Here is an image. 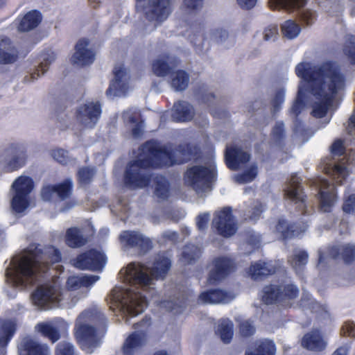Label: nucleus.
<instances>
[{
	"mask_svg": "<svg viewBox=\"0 0 355 355\" xmlns=\"http://www.w3.org/2000/svg\"><path fill=\"white\" fill-rule=\"evenodd\" d=\"M142 151L144 157L130 161L125 167L123 182L128 188L148 187L152 182L153 174L146 170L168 168L186 164L197 157L200 148L189 142L171 148L157 140L150 139L142 144Z\"/></svg>",
	"mask_w": 355,
	"mask_h": 355,
	"instance_id": "obj_1",
	"label": "nucleus"
},
{
	"mask_svg": "<svg viewBox=\"0 0 355 355\" xmlns=\"http://www.w3.org/2000/svg\"><path fill=\"white\" fill-rule=\"evenodd\" d=\"M295 74L309 84L311 94L319 102L313 106L312 115L316 118L326 116L338 92L345 87V78L338 65L326 61L320 66L311 67L309 62H300Z\"/></svg>",
	"mask_w": 355,
	"mask_h": 355,
	"instance_id": "obj_2",
	"label": "nucleus"
},
{
	"mask_svg": "<svg viewBox=\"0 0 355 355\" xmlns=\"http://www.w3.org/2000/svg\"><path fill=\"white\" fill-rule=\"evenodd\" d=\"M61 260V252L54 246H50L45 252L38 246L28 249L17 266L15 284L26 287L28 282L45 279L49 276L51 266Z\"/></svg>",
	"mask_w": 355,
	"mask_h": 355,
	"instance_id": "obj_3",
	"label": "nucleus"
},
{
	"mask_svg": "<svg viewBox=\"0 0 355 355\" xmlns=\"http://www.w3.org/2000/svg\"><path fill=\"white\" fill-rule=\"evenodd\" d=\"M80 322L76 324L74 336L83 349H92L100 344L98 331H105L107 320L98 307L85 310L78 317Z\"/></svg>",
	"mask_w": 355,
	"mask_h": 355,
	"instance_id": "obj_4",
	"label": "nucleus"
},
{
	"mask_svg": "<svg viewBox=\"0 0 355 355\" xmlns=\"http://www.w3.org/2000/svg\"><path fill=\"white\" fill-rule=\"evenodd\" d=\"M136 290H111L106 300L113 311L119 310L130 316H136L148 306L146 297Z\"/></svg>",
	"mask_w": 355,
	"mask_h": 355,
	"instance_id": "obj_5",
	"label": "nucleus"
},
{
	"mask_svg": "<svg viewBox=\"0 0 355 355\" xmlns=\"http://www.w3.org/2000/svg\"><path fill=\"white\" fill-rule=\"evenodd\" d=\"M74 290H34L31 295L33 305L41 310H47L59 304L65 296L70 297Z\"/></svg>",
	"mask_w": 355,
	"mask_h": 355,
	"instance_id": "obj_6",
	"label": "nucleus"
},
{
	"mask_svg": "<svg viewBox=\"0 0 355 355\" xmlns=\"http://www.w3.org/2000/svg\"><path fill=\"white\" fill-rule=\"evenodd\" d=\"M212 228L216 232L224 237L229 238L234 235L237 231V223L232 214L231 207H223L216 211L211 222Z\"/></svg>",
	"mask_w": 355,
	"mask_h": 355,
	"instance_id": "obj_7",
	"label": "nucleus"
},
{
	"mask_svg": "<svg viewBox=\"0 0 355 355\" xmlns=\"http://www.w3.org/2000/svg\"><path fill=\"white\" fill-rule=\"evenodd\" d=\"M214 178V171L201 165H196L188 168L184 175L185 183L195 190L209 186Z\"/></svg>",
	"mask_w": 355,
	"mask_h": 355,
	"instance_id": "obj_8",
	"label": "nucleus"
},
{
	"mask_svg": "<svg viewBox=\"0 0 355 355\" xmlns=\"http://www.w3.org/2000/svg\"><path fill=\"white\" fill-rule=\"evenodd\" d=\"M236 269L234 261L227 257H218L212 261L207 282L209 285L217 286L228 277Z\"/></svg>",
	"mask_w": 355,
	"mask_h": 355,
	"instance_id": "obj_9",
	"label": "nucleus"
},
{
	"mask_svg": "<svg viewBox=\"0 0 355 355\" xmlns=\"http://www.w3.org/2000/svg\"><path fill=\"white\" fill-rule=\"evenodd\" d=\"M302 181L296 174L292 175L287 187L284 189V196L296 205V211L298 213L305 215L307 197L304 193Z\"/></svg>",
	"mask_w": 355,
	"mask_h": 355,
	"instance_id": "obj_10",
	"label": "nucleus"
},
{
	"mask_svg": "<svg viewBox=\"0 0 355 355\" xmlns=\"http://www.w3.org/2000/svg\"><path fill=\"white\" fill-rule=\"evenodd\" d=\"M307 228V223L302 219L288 221L284 218H279L275 225V232L285 241L301 236Z\"/></svg>",
	"mask_w": 355,
	"mask_h": 355,
	"instance_id": "obj_11",
	"label": "nucleus"
},
{
	"mask_svg": "<svg viewBox=\"0 0 355 355\" xmlns=\"http://www.w3.org/2000/svg\"><path fill=\"white\" fill-rule=\"evenodd\" d=\"M106 263L105 255L96 250L90 249L78 254L74 259V266L81 270L100 271Z\"/></svg>",
	"mask_w": 355,
	"mask_h": 355,
	"instance_id": "obj_12",
	"label": "nucleus"
},
{
	"mask_svg": "<svg viewBox=\"0 0 355 355\" xmlns=\"http://www.w3.org/2000/svg\"><path fill=\"white\" fill-rule=\"evenodd\" d=\"M172 0H148L144 8L145 17L149 21L162 22L172 12Z\"/></svg>",
	"mask_w": 355,
	"mask_h": 355,
	"instance_id": "obj_13",
	"label": "nucleus"
},
{
	"mask_svg": "<svg viewBox=\"0 0 355 355\" xmlns=\"http://www.w3.org/2000/svg\"><path fill=\"white\" fill-rule=\"evenodd\" d=\"M6 164L3 168L5 172L15 171L26 164L27 155L26 148L19 144H11L5 150Z\"/></svg>",
	"mask_w": 355,
	"mask_h": 355,
	"instance_id": "obj_14",
	"label": "nucleus"
},
{
	"mask_svg": "<svg viewBox=\"0 0 355 355\" xmlns=\"http://www.w3.org/2000/svg\"><path fill=\"white\" fill-rule=\"evenodd\" d=\"M102 113L100 102H87L76 110V119L85 127L93 128L97 123Z\"/></svg>",
	"mask_w": 355,
	"mask_h": 355,
	"instance_id": "obj_15",
	"label": "nucleus"
},
{
	"mask_svg": "<svg viewBox=\"0 0 355 355\" xmlns=\"http://www.w3.org/2000/svg\"><path fill=\"white\" fill-rule=\"evenodd\" d=\"M126 277L132 286L149 287L153 284V277L148 274L144 264L141 263H131L127 267Z\"/></svg>",
	"mask_w": 355,
	"mask_h": 355,
	"instance_id": "obj_16",
	"label": "nucleus"
},
{
	"mask_svg": "<svg viewBox=\"0 0 355 355\" xmlns=\"http://www.w3.org/2000/svg\"><path fill=\"white\" fill-rule=\"evenodd\" d=\"M120 241L126 246L137 248L141 253H146L153 248V243L141 234L130 230H125L120 234Z\"/></svg>",
	"mask_w": 355,
	"mask_h": 355,
	"instance_id": "obj_17",
	"label": "nucleus"
},
{
	"mask_svg": "<svg viewBox=\"0 0 355 355\" xmlns=\"http://www.w3.org/2000/svg\"><path fill=\"white\" fill-rule=\"evenodd\" d=\"M72 189V181L67 178L59 184L44 185L41 190V197L44 201H51L56 195L61 200H65L70 196Z\"/></svg>",
	"mask_w": 355,
	"mask_h": 355,
	"instance_id": "obj_18",
	"label": "nucleus"
},
{
	"mask_svg": "<svg viewBox=\"0 0 355 355\" xmlns=\"http://www.w3.org/2000/svg\"><path fill=\"white\" fill-rule=\"evenodd\" d=\"M114 79L111 81L106 90L108 96H116L125 94L128 90V84L126 80V71L123 67H119L113 70Z\"/></svg>",
	"mask_w": 355,
	"mask_h": 355,
	"instance_id": "obj_19",
	"label": "nucleus"
},
{
	"mask_svg": "<svg viewBox=\"0 0 355 355\" xmlns=\"http://www.w3.org/2000/svg\"><path fill=\"white\" fill-rule=\"evenodd\" d=\"M89 44V42L86 38H82L78 41L75 46L76 51L71 58L73 64L87 66L94 61L95 53L87 48Z\"/></svg>",
	"mask_w": 355,
	"mask_h": 355,
	"instance_id": "obj_20",
	"label": "nucleus"
},
{
	"mask_svg": "<svg viewBox=\"0 0 355 355\" xmlns=\"http://www.w3.org/2000/svg\"><path fill=\"white\" fill-rule=\"evenodd\" d=\"M261 301L264 304H282L288 299L297 297L299 290H263Z\"/></svg>",
	"mask_w": 355,
	"mask_h": 355,
	"instance_id": "obj_21",
	"label": "nucleus"
},
{
	"mask_svg": "<svg viewBox=\"0 0 355 355\" xmlns=\"http://www.w3.org/2000/svg\"><path fill=\"white\" fill-rule=\"evenodd\" d=\"M250 159L249 153L234 146L227 148L225 153L226 165L232 170L238 169L241 164L248 163Z\"/></svg>",
	"mask_w": 355,
	"mask_h": 355,
	"instance_id": "obj_22",
	"label": "nucleus"
},
{
	"mask_svg": "<svg viewBox=\"0 0 355 355\" xmlns=\"http://www.w3.org/2000/svg\"><path fill=\"white\" fill-rule=\"evenodd\" d=\"M19 52L10 38L0 37V63L12 64L19 58Z\"/></svg>",
	"mask_w": 355,
	"mask_h": 355,
	"instance_id": "obj_23",
	"label": "nucleus"
},
{
	"mask_svg": "<svg viewBox=\"0 0 355 355\" xmlns=\"http://www.w3.org/2000/svg\"><path fill=\"white\" fill-rule=\"evenodd\" d=\"M301 345L304 348L315 352L324 350L327 345L321 331L318 329H313L305 334L302 338Z\"/></svg>",
	"mask_w": 355,
	"mask_h": 355,
	"instance_id": "obj_24",
	"label": "nucleus"
},
{
	"mask_svg": "<svg viewBox=\"0 0 355 355\" xmlns=\"http://www.w3.org/2000/svg\"><path fill=\"white\" fill-rule=\"evenodd\" d=\"M275 272V268L272 265L263 261H258L251 263L248 270V275L254 281H263Z\"/></svg>",
	"mask_w": 355,
	"mask_h": 355,
	"instance_id": "obj_25",
	"label": "nucleus"
},
{
	"mask_svg": "<svg viewBox=\"0 0 355 355\" xmlns=\"http://www.w3.org/2000/svg\"><path fill=\"white\" fill-rule=\"evenodd\" d=\"M195 110L192 105L184 101H178L173 105L172 117L176 122H187L193 119Z\"/></svg>",
	"mask_w": 355,
	"mask_h": 355,
	"instance_id": "obj_26",
	"label": "nucleus"
},
{
	"mask_svg": "<svg viewBox=\"0 0 355 355\" xmlns=\"http://www.w3.org/2000/svg\"><path fill=\"white\" fill-rule=\"evenodd\" d=\"M233 297L227 290H206L200 293L198 300L204 304L227 303Z\"/></svg>",
	"mask_w": 355,
	"mask_h": 355,
	"instance_id": "obj_27",
	"label": "nucleus"
},
{
	"mask_svg": "<svg viewBox=\"0 0 355 355\" xmlns=\"http://www.w3.org/2000/svg\"><path fill=\"white\" fill-rule=\"evenodd\" d=\"M42 13L37 10H32L26 12L17 24L19 32H28L37 28L42 22Z\"/></svg>",
	"mask_w": 355,
	"mask_h": 355,
	"instance_id": "obj_28",
	"label": "nucleus"
},
{
	"mask_svg": "<svg viewBox=\"0 0 355 355\" xmlns=\"http://www.w3.org/2000/svg\"><path fill=\"white\" fill-rule=\"evenodd\" d=\"M19 355H48V347L38 342L27 338L24 340L19 347Z\"/></svg>",
	"mask_w": 355,
	"mask_h": 355,
	"instance_id": "obj_29",
	"label": "nucleus"
},
{
	"mask_svg": "<svg viewBox=\"0 0 355 355\" xmlns=\"http://www.w3.org/2000/svg\"><path fill=\"white\" fill-rule=\"evenodd\" d=\"M330 255L334 259L341 257L345 264H351L355 261V245L347 243L334 246L330 250Z\"/></svg>",
	"mask_w": 355,
	"mask_h": 355,
	"instance_id": "obj_30",
	"label": "nucleus"
},
{
	"mask_svg": "<svg viewBox=\"0 0 355 355\" xmlns=\"http://www.w3.org/2000/svg\"><path fill=\"white\" fill-rule=\"evenodd\" d=\"M171 267L170 259L166 257H159L156 259L150 269V273L154 279H164Z\"/></svg>",
	"mask_w": 355,
	"mask_h": 355,
	"instance_id": "obj_31",
	"label": "nucleus"
},
{
	"mask_svg": "<svg viewBox=\"0 0 355 355\" xmlns=\"http://www.w3.org/2000/svg\"><path fill=\"white\" fill-rule=\"evenodd\" d=\"M306 3V0H268V6L272 10L292 12L304 7Z\"/></svg>",
	"mask_w": 355,
	"mask_h": 355,
	"instance_id": "obj_32",
	"label": "nucleus"
},
{
	"mask_svg": "<svg viewBox=\"0 0 355 355\" xmlns=\"http://www.w3.org/2000/svg\"><path fill=\"white\" fill-rule=\"evenodd\" d=\"M16 323L8 319L0 318V347L8 345L16 331Z\"/></svg>",
	"mask_w": 355,
	"mask_h": 355,
	"instance_id": "obj_33",
	"label": "nucleus"
},
{
	"mask_svg": "<svg viewBox=\"0 0 355 355\" xmlns=\"http://www.w3.org/2000/svg\"><path fill=\"white\" fill-rule=\"evenodd\" d=\"M87 243V239L84 236L79 228L69 227L66 231L65 243L71 248L84 246Z\"/></svg>",
	"mask_w": 355,
	"mask_h": 355,
	"instance_id": "obj_34",
	"label": "nucleus"
},
{
	"mask_svg": "<svg viewBox=\"0 0 355 355\" xmlns=\"http://www.w3.org/2000/svg\"><path fill=\"white\" fill-rule=\"evenodd\" d=\"M144 344V334L133 332L125 339L123 345L124 355H133L135 350L140 348Z\"/></svg>",
	"mask_w": 355,
	"mask_h": 355,
	"instance_id": "obj_35",
	"label": "nucleus"
},
{
	"mask_svg": "<svg viewBox=\"0 0 355 355\" xmlns=\"http://www.w3.org/2000/svg\"><path fill=\"white\" fill-rule=\"evenodd\" d=\"M186 300L184 299L180 300L177 297H173L170 300H163L157 303V306L160 309H165L166 311L171 313L174 315L182 313L186 307Z\"/></svg>",
	"mask_w": 355,
	"mask_h": 355,
	"instance_id": "obj_36",
	"label": "nucleus"
},
{
	"mask_svg": "<svg viewBox=\"0 0 355 355\" xmlns=\"http://www.w3.org/2000/svg\"><path fill=\"white\" fill-rule=\"evenodd\" d=\"M36 329L53 343L60 340L61 336L58 327L50 322H40L36 325Z\"/></svg>",
	"mask_w": 355,
	"mask_h": 355,
	"instance_id": "obj_37",
	"label": "nucleus"
},
{
	"mask_svg": "<svg viewBox=\"0 0 355 355\" xmlns=\"http://www.w3.org/2000/svg\"><path fill=\"white\" fill-rule=\"evenodd\" d=\"M336 194L334 190H320L318 193L320 209L323 212H331L336 201Z\"/></svg>",
	"mask_w": 355,
	"mask_h": 355,
	"instance_id": "obj_38",
	"label": "nucleus"
},
{
	"mask_svg": "<svg viewBox=\"0 0 355 355\" xmlns=\"http://www.w3.org/2000/svg\"><path fill=\"white\" fill-rule=\"evenodd\" d=\"M309 254L306 251L301 250L294 253L288 259V262L297 274L302 272L308 262Z\"/></svg>",
	"mask_w": 355,
	"mask_h": 355,
	"instance_id": "obj_39",
	"label": "nucleus"
},
{
	"mask_svg": "<svg viewBox=\"0 0 355 355\" xmlns=\"http://www.w3.org/2000/svg\"><path fill=\"white\" fill-rule=\"evenodd\" d=\"M155 184L154 193L155 196L162 200H166L169 196V183L168 180L161 175L153 176Z\"/></svg>",
	"mask_w": 355,
	"mask_h": 355,
	"instance_id": "obj_40",
	"label": "nucleus"
},
{
	"mask_svg": "<svg viewBox=\"0 0 355 355\" xmlns=\"http://www.w3.org/2000/svg\"><path fill=\"white\" fill-rule=\"evenodd\" d=\"M189 82V76L184 70H178L172 76L171 86L175 91L182 92L186 89Z\"/></svg>",
	"mask_w": 355,
	"mask_h": 355,
	"instance_id": "obj_41",
	"label": "nucleus"
},
{
	"mask_svg": "<svg viewBox=\"0 0 355 355\" xmlns=\"http://www.w3.org/2000/svg\"><path fill=\"white\" fill-rule=\"evenodd\" d=\"M276 347L273 341L264 340L259 341L255 348V352H246L245 355H275Z\"/></svg>",
	"mask_w": 355,
	"mask_h": 355,
	"instance_id": "obj_42",
	"label": "nucleus"
},
{
	"mask_svg": "<svg viewBox=\"0 0 355 355\" xmlns=\"http://www.w3.org/2000/svg\"><path fill=\"white\" fill-rule=\"evenodd\" d=\"M12 188L15 191L29 195L34 188V182L31 178L21 175L13 182Z\"/></svg>",
	"mask_w": 355,
	"mask_h": 355,
	"instance_id": "obj_43",
	"label": "nucleus"
},
{
	"mask_svg": "<svg viewBox=\"0 0 355 355\" xmlns=\"http://www.w3.org/2000/svg\"><path fill=\"white\" fill-rule=\"evenodd\" d=\"M96 276H72L69 277L67 284H69L71 288H80V287L91 286L97 279Z\"/></svg>",
	"mask_w": 355,
	"mask_h": 355,
	"instance_id": "obj_44",
	"label": "nucleus"
},
{
	"mask_svg": "<svg viewBox=\"0 0 355 355\" xmlns=\"http://www.w3.org/2000/svg\"><path fill=\"white\" fill-rule=\"evenodd\" d=\"M55 55L53 52L46 53L42 55V61L39 64L36 71L31 73L32 80L37 79L40 76V72L43 75L46 71H48L49 65L55 60Z\"/></svg>",
	"mask_w": 355,
	"mask_h": 355,
	"instance_id": "obj_45",
	"label": "nucleus"
},
{
	"mask_svg": "<svg viewBox=\"0 0 355 355\" xmlns=\"http://www.w3.org/2000/svg\"><path fill=\"white\" fill-rule=\"evenodd\" d=\"M217 333L224 343H230L234 335L232 322L230 321H223L220 322L218 326Z\"/></svg>",
	"mask_w": 355,
	"mask_h": 355,
	"instance_id": "obj_46",
	"label": "nucleus"
},
{
	"mask_svg": "<svg viewBox=\"0 0 355 355\" xmlns=\"http://www.w3.org/2000/svg\"><path fill=\"white\" fill-rule=\"evenodd\" d=\"M200 254V249L192 244L186 245L181 254V259L186 263L190 264L194 262Z\"/></svg>",
	"mask_w": 355,
	"mask_h": 355,
	"instance_id": "obj_47",
	"label": "nucleus"
},
{
	"mask_svg": "<svg viewBox=\"0 0 355 355\" xmlns=\"http://www.w3.org/2000/svg\"><path fill=\"white\" fill-rule=\"evenodd\" d=\"M343 52L351 64L355 65V36L349 35L343 45Z\"/></svg>",
	"mask_w": 355,
	"mask_h": 355,
	"instance_id": "obj_48",
	"label": "nucleus"
},
{
	"mask_svg": "<svg viewBox=\"0 0 355 355\" xmlns=\"http://www.w3.org/2000/svg\"><path fill=\"white\" fill-rule=\"evenodd\" d=\"M28 196L27 194L15 191L11 202L12 209L17 212L24 211L28 206Z\"/></svg>",
	"mask_w": 355,
	"mask_h": 355,
	"instance_id": "obj_49",
	"label": "nucleus"
},
{
	"mask_svg": "<svg viewBox=\"0 0 355 355\" xmlns=\"http://www.w3.org/2000/svg\"><path fill=\"white\" fill-rule=\"evenodd\" d=\"M301 31L300 26L293 20H287L282 26L283 35L288 39L296 37Z\"/></svg>",
	"mask_w": 355,
	"mask_h": 355,
	"instance_id": "obj_50",
	"label": "nucleus"
},
{
	"mask_svg": "<svg viewBox=\"0 0 355 355\" xmlns=\"http://www.w3.org/2000/svg\"><path fill=\"white\" fill-rule=\"evenodd\" d=\"M153 73L159 77H164L171 72L172 68L163 60H155L152 64Z\"/></svg>",
	"mask_w": 355,
	"mask_h": 355,
	"instance_id": "obj_51",
	"label": "nucleus"
},
{
	"mask_svg": "<svg viewBox=\"0 0 355 355\" xmlns=\"http://www.w3.org/2000/svg\"><path fill=\"white\" fill-rule=\"evenodd\" d=\"M194 93L199 96L202 103L210 105L216 99L214 93H207V87L205 84H200L194 89Z\"/></svg>",
	"mask_w": 355,
	"mask_h": 355,
	"instance_id": "obj_52",
	"label": "nucleus"
},
{
	"mask_svg": "<svg viewBox=\"0 0 355 355\" xmlns=\"http://www.w3.org/2000/svg\"><path fill=\"white\" fill-rule=\"evenodd\" d=\"M95 171L87 166H83L78 171L77 176L78 182L81 185H87L92 182Z\"/></svg>",
	"mask_w": 355,
	"mask_h": 355,
	"instance_id": "obj_53",
	"label": "nucleus"
},
{
	"mask_svg": "<svg viewBox=\"0 0 355 355\" xmlns=\"http://www.w3.org/2000/svg\"><path fill=\"white\" fill-rule=\"evenodd\" d=\"M285 90L284 88H279L275 92L274 96L271 101L272 107V112L273 114H277L282 109V105L284 102Z\"/></svg>",
	"mask_w": 355,
	"mask_h": 355,
	"instance_id": "obj_54",
	"label": "nucleus"
},
{
	"mask_svg": "<svg viewBox=\"0 0 355 355\" xmlns=\"http://www.w3.org/2000/svg\"><path fill=\"white\" fill-rule=\"evenodd\" d=\"M304 92L302 88H300L297 92V97L290 110V112L295 116H297L301 113L302 110L304 107Z\"/></svg>",
	"mask_w": 355,
	"mask_h": 355,
	"instance_id": "obj_55",
	"label": "nucleus"
},
{
	"mask_svg": "<svg viewBox=\"0 0 355 355\" xmlns=\"http://www.w3.org/2000/svg\"><path fill=\"white\" fill-rule=\"evenodd\" d=\"M272 137L277 144H282L285 137L284 125L282 121L276 123L273 127L272 132Z\"/></svg>",
	"mask_w": 355,
	"mask_h": 355,
	"instance_id": "obj_56",
	"label": "nucleus"
},
{
	"mask_svg": "<svg viewBox=\"0 0 355 355\" xmlns=\"http://www.w3.org/2000/svg\"><path fill=\"white\" fill-rule=\"evenodd\" d=\"M240 334L243 337H250L254 334L255 327L250 320H243L239 325Z\"/></svg>",
	"mask_w": 355,
	"mask_h": 355,
	"instance_id": "obj_57",
	"label": "nucleus"
},
{
	"mask_svg": "<svg viewBox=\"0 0 355 355\" xmlns=\"http://www.w3.org/2000/svg\"><path fill=\"white\" fill-rule=\"evenodd\" d=\"M55 355H75L73 345L68 342L59 343L55 348Z\"/></svg>",
	"mask_w": 355,
	"mask_h": 355,
	"instance_id": "obj_58",
	"label": "nucleus"
},
{
	"mask_svg": "<svg viewBox=\"0 0 355 355\" xmlns=\"http://www.w3.org/2000/svg\"><path fill=\"white\" fill-rule=\"evenodd\" d=\"M51 155L55 161L62 165H66L69 162L68 151L62 148L52 150Z\"/></svg>",
	"mask_w": 355,
	"mask_h": 355,
	"instance_id": "obj_59",
	"label": "nucleus"
},
{
	"mask_svg": "<svg viewBox=\"0 0 355 355\" xmlns=\"http://www.w3.org/2000/svg\"><path fill=\"white\" fill-rule=\"evenodd\" d=\"M342 209L347 214H355V193L349 195L345 199Z\"/></svg>",
	"mask_w": 355,
	"mask_h": 355,
	"instance_id": "obj_60",
	"label": "nucleus"
},
{
	"mask_svg": "<svg viewBox=\"0 0 355 355\" xmlns=\"http://www.w3.org/2000/svg\"><path fill=\"white\" fill-rule=\"evenodd\" d=\"M330 150L334 155H343L346 151L344 141L342 139H336L331 144Z\"/></svg>",
	"mask_w": 355,
	"mask_h": 355,
	"instance_id": "obj_61",
	"label": "nucleus"
},
{
	"mask_svg": "<svg viewBox=\"0 0 355 355\" xmlns=\"http://www.w3.org/2000/svg\"><path fill=\"white\" fill-rule=\"evenodd\" d=\"M257 173L258 168L257 165L252 164L249 168L245 170L242 175H241L240 178L243 182H249L252 181L257 177Z\"/></svg>",
	"mask_w": 355,
	"mask_h": 355,
	"instance_id": "obj_62",
	"label": "nucleus"
},
{
	"mask_svg": "<svg viewBox=\"0 0 355 355\" xmlns=\"http://www.w3.org/2000/svg\"><path fill=\"white\" fill-rule=\"evenodd\" d=\"M263 211L264 208L263 205L261 202H257L249 211L248 215V219L253 221L259 220Z\"/></svg>",
	"mask_w": 355,
	"mask_h": 355,
	"instance_id": "obj_63",
	"label": "nucleus"
},
{
	"mask_svg": "<svg viewBox=\"0 0 355 355\" xmlns=\"http://www.w3.org/2000/svg\"><path fill=\"white\" fill-rule=\"evenodd\" d=\"M340 334L343 336L355 337V324L353 322H346L340 330Z\"/></svg>",
	"mask_w": 355,
	"mask_h": 355,
	"instance_id": "obj_64",
	"label": "nucleus"
}]
</instances>
